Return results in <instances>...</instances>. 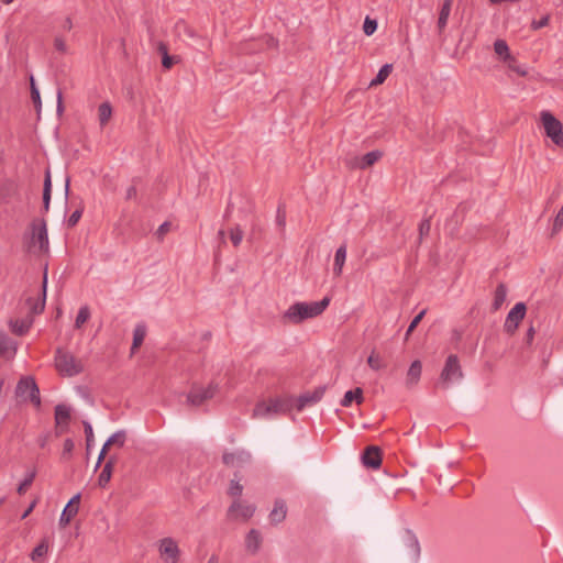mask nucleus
Wrapping results in <instances>:
<instances>
[{"label": "nucleus", "instance_id": "obj_48", "mask_svg": "<svg viewBox=\"0 0 563 563\" xmlns=\"http://www.w3.org/2000/svg\"><path fill=\"white\" fill-rule=\"evenodd\" d=\"M82 208L76 209L68 218L67 225L68 228H74L79 222L81 216H82Z\"/></svg>", "mask_w": 563, "mask_h": 563}, {"label": "nucleus", "instance_id": "obj_61", "mask_svg": "<svg viewBox=\"0 0 563 563\" xmlns=\"http://www.w3.org/2000/svg\"><path fill=\"white\" fill-rule=\"evenodd\" d=\"M285 220H286V214L285 212H282L280 210H278V213H277V222L279 225H285Z\"/></svg>", "mask_w": 563, "mask_h": 563}, {"label": "nucleus", "instance_id": "obj_12", "mask_svg": "<svg viewBox=\"0 0 563 563\" xmlns=\"http://www.w3.org/2000/svg\"><path fill=\"white\" fill-rule=\"evenodd\" d=\"M79 503H80V494H76L70 498L68 504L65 506L64 510L62 511L58 525L60 528L67 527L71 519L78 514L79 511Z\"/></svg>", "mask_w": 563, "mask_h": 563}, {"label": "nucleus", "instance_id": "obj_49", "mask_svg": "<svg viewBox=\"0 0 563 563\" xmlns=\"http://www.w3.org/2000/svg\"><path fill=\"white\" fill-rule=\"evenodd\" d=\"M431 230L430 219H423L419 224V238L420 240L428 236Z\"/></svg>", "mask_w": 563, "mask_h": 563}, {"label": "nucleus", "instance_id": "obj_47", "mask_svg": "<svg viewBox=\"0 0 563 563\" xmlns=\"http://www.w3.org/2000/svg\"><path fill=\"white\" fill-rule=\"evenodd\" d=\"M74 448H75V443L71 439H66L64 441V445H63V453H62V457L65 459V460H68L74 451Z\"/></svg>", "mask_w": 563, "mask_h": 563}, {"label": "nucleus", "instance_id": "obj_31", "mask_svg": "<svg viewBox=\"0 0 563 563\" xmlns=\"http://www.w3.org/2000/svg\"><path fill=\"white\" fill-rule=\"evenodd\" d=\"M10 351L15 353L16 345L3 331H0V356L5 355Z\"/></svg>", "mask_w": 563, "mask_h": 563}, {"label": "nucleus", "instance_id": "obj_54", "mask_svg": "<svg viewBox=\"0 0 563 563\" xmlns=\"http://www.w3.org/2000/svg\"><path fill=\"white\" fill-rule=\"evenodd\" d=\"M157 53L164 58V56L168 55V46L166 43L159 41L156 43Z\"/></svg>", "mask_w": 563, "mask_h": 563}, {"label": "nucleus", "instance_id": "obj_52", "mask_svg": "<svg viewBox=\"0 0 563 563\" xmlns=\"http://www.w3.org/2000/svg\"><path fill=\"white\" fill-rule=\"evenodd\" d=\"M549 21H550V15L547 14L544 16H542L540 20H533L531 22V29L532 30H539L541 27H544L549 24Z\"/></svg>", "mask_w": 563, "mask_h": 563}, {"label": "nucleus", "instance_id": "obj_13", "mask_svg": "<svg viewBox=\"0 0 563 563\" xmlns=\"http://www.w3.org/2000/svg\"><path fill=\"white\" fill-rule=\"evenodd\" d=\"M70 420V408L66 405L59 404L55 407V422H56V434L60 435L64 433Z\"/></svg>", "mask_w": 563, "mask_h": 563}, {"label": "nucleus", "instance_id": "obj_33", "mask_svg": "<svg viewBox=\"0 0 563 563\" xmlns=\"http://www.w3.org/2000/svg\"><path fill=\"white\" fill-rule=\"evenodd\" d=\"M35 476H36V470L35 468H32L30 470L24 479L20 483V485L18 486L16 488V492L19 495H23L26 493V490L29 489V487L32 485V483L34 482L35 479Z\"/></svg>", "mask_w": 563, "mask_h": 563}, {"label": "nucleus", "instance_id": "obj_24", "mask_svg": "<svg viewBox=\"0 0 563 563\" xmlns=\"http://www.w3.org/2000/svg\"><path fill=\"white\" fill-rule=\"evenodd\" d=\"M146 335V327L144 324H137L133 331V342L131 346V354H134L136 350L143 344Z\"/></svg>", "mask_w": 563, "mask_h": 563}, {"label": "nucleus", "instance_id": "obj_19", "mask_svg": "<svg viewBox=\"0 0 563 563\" xmlns=\"http://www.w3.org/2000/svg\"><path fill=\"white\" fill-rule=\"evenodd\" d=\"M452 3H453L452 0H444L441 5L440 12H439V19H438V23H437L439 34H442L446 27L448 20H449L451 9H452Z\"/></svg>", "mask_w": 563, "mask_h": 563}, {"label": "nucleus", "instance_id": "obj_64", "mask_svg": "<svg viewBox=\"0 0 563 563\" xmlns=\"http://www.w3.org/2000/svg\"><path fill=\"white\" fill-rule=\"evenodd\" d=\"M208 563H218V558H217V556H214V555H212V556L209 559Z\"/></svg>", "mask_w": 563, "mask_h": 563}, {"label": "nucleus", "instance_id": "obj_37", "mask_svg": "<svg viewBox=\"0 0 563 563\" xmlns=\"http://www.w3.org/2000/svg\"><path fill=\"white\" fill-rule=\"evenodd\" d=\"M380 157H382V152H379V151L368 152L363 156L360 167L361 168L369 167V166L374 165Z\"/></svg>", "mask_w": 563, "mask_h": 563}, {"label": "nucleus", "instance_id": "obj_6", "mask_svg": "<svg viewBox=\"0 0 563 563\" xmlns=\"http://www.w3.org/2000/svg\"><path fill=\"white\" fill-rule=\"evenodd\" d=\"M541 122L547 136L563 148V124L549 111L541 112Z\"/></svg>", "mask_w": 563, "mask_h": 563}, {"label": "nucleus", "instance_id": "obj_32", "mask_svg": "<svg viewBox=\"0 0 563 563\" xmlns=\"http://www.w3.org/2000/svg\"><path fill=\"white\" fill-rule=\"evenodd\" d=\"M126 441V432L124 430H119L114 432L107 441L106 448H110L111 445H117L118 448L124 446Z\"/></svg>", "mask_w": 563, "mask_h": 563}, {"label": "nucleus", "instance_id": "obj_22", "mask_svg": "<svg viewBox=\"0 0 563 563\" xmlns=\"http://www.w3.org/2000/svg\"><path fill=\"white\" fill-rule=\"evenodd\" d=\"M51 197H52V179H51V173L47 169L45 172L44 185H43V212L44 213L48 212V210H49Z\"/></svg>", "mask_w": 563, "mask_h": 563}, {"label": "nucleus", "instance_id": "obj_2", "mask_svg": "<svg viewBox=\"0 0 563 563\" xmlns=\"http://www.w3.org/2000/svg\"><path fill=\"white\" fill-rule=\"evenodd\" d=\"M29 252L46 254L49 251L47 224L45 219L35 218L31 221L29 230L23 235Z\"/></svg>", "mask_w": 563, "mask_h": 563}, {"label": "nucleus", "instance_id": "obj_44", "mask_svg": "<svg viewBox=\"0 0 563 563\" xmlns=\"http://www.w3.org/2000/svg\"><path fill=\"white\" fill-rule=\"evenodd\" d=\"M427 310L423 309L422 311H420L413 319L412 321L410 322L408 329H407V332H406V340H408L409 335L412 333V331L417 328V325L419 324V322L423 319L424 314H426Z\"/></svg>", "mask_w": 563, "mask_h": 563}, {"label": "nucleus", "instance_id": "obj_59", "mask_svg": "<svg viewBox=\"0 0 563 563\" xmlns=\"http://www.w3.org/2000/svg\"><path fill=\"white\" fill-rule=\"evenodd\" d=\"M62 27L65 31H70L73 29V21L69 16L64 20Z\"/></svg>", "mask_w": 563, "mask_h": 563}, {"label": "nucleus", "instance_id": "obj_51", "mask_svg": "<svg viewBox=\"0 0 563 563\" xmlns=\"http://www.w3.org/2000/svg\"><path fill=\"white\" fill-rule=\"evenodd\" d=\"M170 227H172V224H170V222H168V221H165L164 223H162V224L158 227V229H157V231L155 232V234H156V236H157V239H158L159 241H162V240L164 239L165 234L169 232Z\"/></svg>", "mask_w": 563, "mask_h": 563}, {"label": "nucleus", "instance_id": "obj_35", "mask_svg": "<svg viewBox=\"0 0 563 563\" xmlns=\"http://www.w3.org/2000/svg\"><path fill=\"white\" fill-rule=\"evenodd\" d=\"M257 42H258V45H255V44L252 46L249 45V52L254 51L255 48H258V49L272 48L277 45L276 40L271 35H265V36L261 37Z\"/></svg>", "mask_w": 563, "mask_h": 563}, {"label": "nucleus", "instance_id": "obj_1", "mask_svg": "<svg viewBox=\"0 0 563 563\" xmlns=\"http://www.w3.org/2000/svg\"><path fill=\"white\" fill-rule=\"evenodd\" d=\"M325 393V386H319L312 391H306L297 399L292 398H274L258 402L254 410V418H266L273 415H282L290 411L294 407L301 411L305 407L317 404L321 400Z\"/></svg>", "mask_w": 563, "mask_h": 563}, {"label": "nucleus", "instance_id": "obj_58", "mask_svg": "<svg viewBox=\"0 0 563 563\" xmlns=\"http://www.w3.org/2000/svg\"><path fill=\"white\" fill-rule=\"evenodd\" d=\"M108 450H109V448H106V443H104L102 449H101V451H100V453H99L97 466H99L100 463L104 460Z\"/></svg>", "mask_w": 563, "mask_h": 563}, {"label": "nucleus", "instance_id": "obj_5", "mask_svg": "<svg viewBox=\"0 0 563 563\" xmlns=\"http://www.w3.org/2000/svg\"><path fill=\"white\" fill-rule=\"evenodd\" d=\"M15 395L23 400L31 401L36 408L41 406L40 388L31 376L22 377L15 388Z\"/></svg>", "mask_w": 563, "mask_h": 563}, {"label": "nucleus", "instance_id": "obj_62", "mask_svg": "<svg viewBox=\"0 0 563 563\" xmlns=\"http://www.w3.org/2000/svg\"><path fill=\"white\" fill-rule=\"evenodd\" d=\"M409 541H410L411 545L415 548L416 554H418L419 553V544H418L417 539L415 537H410Z\"/></svg>", "mask_w": 563, "mask_h": 563}, {"label": "nucleus", "instance_id": "obj_30", "mask_svg": "<svg viewBox=\"0 0 563 563\" xmlns=\"http://www.w3.org/2000/svg\"><path fill=\"white\" fill-rule=\"evenodd\" d=\"M240 481L241 477L235 474L234 478L231 479L228 488V495L234 500L240 499L243 493V485L240 483Z\"/></svg>", "mask_w": 563, "mask_h": 563}, {"label": "nucleus", "instance_id": "obj_18", "mask_svg": "<svg viewBox=\"0 0 563 563\" xmlns=\"http://www.w3.org/2000/svg\"><path fill=\"white\" fill-rule=\"evenodd\" d=\"M117 462L115 456H110L103 465L101 473L98 476V485L104 488L111 479L112 471Z\"/></svg>", "mask_w": 563, "mask_h": 563}, {"label": "nucleus", "instance_id": "obj_53", "mask_svg": "<svg viewBox=\"0 0 563 563\" xmlns=\"http://www.w3.org/2000/svg\"><path fill=\"white\" fill-rule=\"evenodd\" d=\"M54 47L59 53H63V54L67 53V45H66L65 40L62 36H56L55 37V40H54Z\"/></svg>", "mask_w": 563, "mask_h": 563}, {"label": "nucleus", "instance_id": "obj_16", "mask_svg": "<svg viewBox=\"0 0 563 563\" xmlns=\"http://www.w3.org/2000/svg\"><path fill=\"white\" fill-rule=\"evenodd\" d=\"M362 462L371 468H378L382 464V452L378 446L369 445L362 455Z\"/></svg>", "mask_w": 563, "mask_h": 563}, {"label": "nucleus", "instance_id": "obj_3", "mask_svg": "<svg viewBox=\"0 0 563 563\" xmlns=\"http://www.w3.org/2000/svg\"><path fill=\"white\" fill-rule=\"evenodd\" d=\"M329 303V297H324L320 301L296 302L287 309L284 318L294 324H299L306 319L320 316L327 309Z\"/></svg>", "mask_w": 563, "mask_h": 563}, {"label": "nucleus", "instance_id": "obj_46", "mask_svg": "<svg viewBox=\"0 0 563 563\" xmlns=\"http://www.w3.org/2000/svg\"><path fill=\"white\" fill-rule=\"evenodd\" d=\"M377 29V21L373 20L368 16H366L364 24H363V31L366 35H372Z\"/></svg>", "mask_w": 563, "mask_h": 563}, {"label": "nucleus", "instance_id": "obj_11", "mask_svg": "<svg viewBox=\"0 0 563 563\" xmlns=\"http://www.w3.org/2000/svg\"><path fill=\"white\" fill-rule=\"evenodd\" d=\"M46 289H47V271L45 269L42 282V295L37 299L27 298L26 305L29 306L30 312L32 317L35 314H40L45 309L46 301Z\"/></svg>", "mask_w": 563, "mask_h": 563}, {"label": "nucleus", "instance_id": "obj_42", "mask_svg": "<svg viewBox=\"0 0 563 563\" xmlns=\"http://www.w3.org/2000/svg\"><path fill=\"white\" fill-rule=\"evenodd\" d=\"M181 58L178 55H166L162 58V66L165 69H170L174 65L180 63Z\"/></svg>", "mask_w": 563, "mask_h": 563}, {"label": "nucleus", "instance_id": "obj_34", "mask_svg": "<svg viewBox=\"0 0 563 563\" xmlns=\"http://www.w3.org/2000/svg\"><path fill=\"white\" fill-rule=\"evenodd\" d=\"M393 66L390 64L384 65L376 77L371 81V87L382 85L391 73Z\"/></svg>", "mask_w": 563, "mask_h": 563}, {"label": "nucleus", "instance_id": "obj_45", "mask_svg": "<svg viewBox=\"0 0 563 563\" xmlns=\"http://www.w3.org/2000/svg\"><path fill=\"white\" fill-rule=\"evenodd\" d=\"M31 99L35 106V108L41 107V96L40 91L35 86L34 78L31 76Z\"/></svg>", "mask_w": 563, "mask_h": 563}, {"label": "nucleus", "instance_id": "obj_28", "mask_svg": "<svg viewBox=\"0 0 563 563\" xmlns=\"http://www.w3.org/2000/svg\"><path fill=\"white\" fill-rule=\"evenodd\" d=\"M506 297H507V288H506L505 284L501 283L496 287V290L494 294V301L492 305L493 310L497 311L505 302Z\"/></svg>", "mask_w": 563, "mask_h": 563}, {"label": "nucleus", "instance_id": "obj_29", "mask_svg": "<svg viewBox=\"0 0 563 563\" xmlns=\"http://www.w3.org/2000/svg\"><path fill=\"white\" fill-rule=\"evenodd\" d=\"M112 115V107L110 102H102L98 108V119L100 125L103 128L111 119Z\"/></svg>", "mask_w": 563, "mask_h": 563}, {"label": "nucleus", "instance_id": "obj_40", "mask_svg": "<svg viewBox=\"0 0 563 563\" xmlns=\"http://www.w3.org/2000/svg\"><path fill=\"white\" fill-rule=\"evenodd\" d=\"M367 364L368 366L374 369V371H378L383 367H385V364L383 362V358L380 357L379 354H377L375 351H373L371 353V355L368 356L367 358Z\"/></svg>", "mask_w": 563, "mask_h": 563}, {"label": "nucleus", "instance_id": "obj_60", "mask_svg": "<svg viewBox=\"0 0 563 563\" xmlns=\"http://www.w3.org/2000/svg\"><path fill=\"white\" fill-rule=\"evenodd\" d=\"M64 110V106H63V95H62V91L58 90L57 92V111L58 112H62Z\"/></svg>", "mask_w": 563, "mask_h": 563}, {"label": "nucleus", "instance_id": "obj_8", "mask_svg": "<svg viewBox=\"0 0 563 563\" xmlns=\"http://www.w3.org/2000/svg\"><path fill=\"white\" fill-rule=\"evenodd\" d=\"M527 313V306L525 302H517L514 308L508 312L505 323L504 330L509 335L516 333L519 328V324L525 319Z\"/></svg>", "mask_w": 563, "mask_h": 563}, {"label": "nucleus", "instance_id": "obj_57", "mask_svg": "<svg viewBox=\"0 0 563 563\" xmlns=\"http://www.w3.org/2000/svg\"><path fill=\"white\" fill-rule=\"evenodd\" d=\"M136 187L135 186H130L128 189H126V199H133L136 197Z\"/></svg>", "mask_w": 563, "mask_h": 563}, {"label": "nucleus", "instance_id": "obj_26", "mask_svg": "<svg viewBox=\"0 0 563 563\" xmlns=\"http://www.w3.org/2000/svg\"><path fill=\"white\" fill-rule=\"evenodd\" d=\"M49 543L47 538H43L30 554L32 561H38L48 552Z\"/></svg>", "mask_w": 563, "mask_h": 563}, {"label": "nucleus", "instance_id": "obj_55", "mask_svg": "<svg viewBox=\"0 0 563 563\" xmlns=\"http://www.w3.org/2000/svg\"><path fill=\"white\" fill-rule=\"evenodd\" d=\"M536 330L533 325H531L526 333L525 341L528 345H530L534 339Z\"/></svg>", "mask_w": 563, "mask_h": 563}, {"label": "nucleus", "instance_id": "obj_21", "mask_svg": "<svg viewBox=\"0 0 563 563\" xmlns=\"http://www.w3.org/2000/svg\"><path fill=\"white\" fill-rule=\"evenodd\" d=\"M287 515V507L284 500H276L273 510L269 514V520L272 523L282 522Z\"/></svg>", "mask_w": 563, "mask_h": 563}, {"label": "nucleus", "instance_id": "obj_38", "mask_svg": "<svg viewBox=\"0 0 563 563\" xmlns=\"http://www.w3.org/2000/svg\"><path fill=\"white\" fill-rule=\"evenodd\" d=\"M262 538L256 530L249 531V551L256 552L261 547Z\"/></svg>", "mask_w": 563, "mask_h": 563}, {"label": "nucleus", "instance_id": "obj_56", "mask_svg": "<svg viewBox=\"0 0 563 563\" xmlns=\"http://www.w3.org/2000/svg\"><path fill=\"white\" fill-rule=\"evenodd\" d=\"M36 504H37V500H36V499H34V500L30 504V506L24 510V512H23V514H22V516H21V519H25L26 517H29V516H30V514H31V512L33 511V509L35 508Z\"/></svg>", "mask_w": 563, "mask_h": 563}, {"label": "nucleus", "instance_id": "obj_63", "mask_svg": "<svg viewBox=\"0 0 563 563\" xmlns=\"http://www.w3.org/2000/svg\"><path fill=\"white\" fill-rule=\"evenodd\" d=\"M210 338H211V332H209V331H207V332H205V333L202 334V339H203V340H210Z\"/></svg>", "mask_w": 563, "mask_h": 563}, {"label": "nucleus", "instance_id": "obj_14", "mask_svg": "<svg viewBox=\"0 0 563 563\" xmlns=\"http://www.w3.org/2000/svg\"><path fill=\"white\" fill-rule=\"evenodd\" d=\"M225 517L229 522H246V506L240 499L233 500Z\"/></svg>", "mask_w": 563, "mask_h": 563}, {"label": "nucleus", "instance_id": "obj_9", "mask_svg": "<svg viewBox=\"0 0 563 563\" xmlns=\"http://www.w3.org/2000/svg\"><path fill=\"white\" fill-rule=\"evenodd\" d=\"M462 369L456 355L452 354L446 358L444 368L440 375V380L443 384V388L448 387V384L454 378L462 377Z\"/></svg>", "mask_w": 563, "mask_h": 563}, {"label": "nucleus", "instance_id": "obj_39", "mask_svg": "<svg viewBox=\"0 0 563 563\" xmlns=\"http://www.w3.org/2000/svg\"><path fill=\"white\" fill-rule=\"evenodd\" d=\"M90 318V310L88 306H82L76 317L75 320V328L79 329L84 323L88 321Z\"/></svg>", "mask_w": 563, "mask_h": 563}, {"label": "nucleus", "instance_id": "obj_10", "mask_svg": "<svg viewBox=\"0 0 563 563\" xmlns=\"http://www.w3.org/2000/svg\"><path fill=\"white\" fill-rule=\"evenodd\" d=\"M158 550L165 563H178L180 551L174 539H162Z\"/></svg>", "mask_w": 563, "mask_h": 563}, {"label": "nucleus", "instance_id": "obj_25", "mask_svg": "<svg viewBox=\"0 0 563 563\" xmlns=\"http://www.w3.org/2000/svg\"><path fill=\"white\" fill-rule=\"evenodd\" d=\"M345 258H346V245L343 244L336 250L335 255H334L333 273L336 276H340L342 274Z\"/></svg>", "mask_w": 563, "mask_h": 563}, {"label": "nucleus", "instance_id": "obj_17", "mask_svg": "<svg viewBox=\"0 0 563 563\" xmlns=\"http://www.w3.org/2000/svg\"><path fill=\"white\" fill-rule=\"evenodd\" d=\"M20 190L19 185L13 179H4L0 183V197L8 200L13 197H19Z\"/></svg>", "mask_w": 563, "mask_h": 563}, {"label": "nucleus", "instance_id": "obj_43", "mask_svg": "<svg viewBox=\"0 0 563 563\" xmlns=\"http://www.w3.org/2000/svg\"><path fill=\"white\" fill-rule=\"evenodd\" d=\"M230 240L234 246H239L243 240V230L240 227L231 229Z\"/></svg>", "mask_w": 563, "mask_h": 563}, {"label": "nucleus", "instance_id": "obj_27", "mask_svg": "<svg viewBox=\"0 0 563 563\" xmlns=\"http://www.w3.org/2000/svg\"><path fill=\"white\" fill-rule=\"evenodd\" d=\"M222 462L228 467H238L243 464V452L240 453H229L225 452L222 456Z\"/></svg>", "mask_w": 563, "mask_h": 563}, {"label": "nucleus", "instance_id": "obj_7", "mask_svg": "<svg viewBox=\"0 0 563 563\" xmlns=\"http://www.w3.org/2000/svg\"><path fill=\"white\" fill-rule=\"evenodd\" d=\"M218 391V384L211 382L207 387L194 384L187 395V402L198 407L214 397Z\"/></svg>", "mask_w": 563, "mask_h": 563}, {"label": "nucleus", "instance_id": "obj_50", "mask_svg": "<svg viewBox=\"0 0 563 563\" xmlns=\"http://www.w3.org/2000/svg\"><path fill=\"white\" fill-rule=\"evenodd\" d=\"M82 426H84V431H85V435H86L87 448H89L91 442L93 441L92 427L88 421H84Z\"/></svg>", "mask_w": 563, "mask_h": 563}, {"label": "nucleus", "instance_id": "obj_36", "mask_svg": "<svg viewBox=\"0 0 563 563\" xmlns=\"http://www.w3.org/2000/svg\"><path fill=\"white\" fill-rule=\"evenodd\" d=\"M494 51L495 53L500 56L504 60H508L510 59V54H509V47L506 43V41L504 40H497L495 43H494Z\"/></svg>", "mask_w": 563, "mask_h": 563}, {"label": "nucleus", "instance_id": "obj_23", "mask_svg": "<svg viewBox=\"0 0 563 563\" xmlns=\"http://www.w3.org/2000/svg\"><path fill=\"white\" fill-rule=\"evenodd\" d=\"M363 390L360 387H356L355 389L347 390L341 400V406L343 407H350L352 405V401L355 400L356 404L363 402Z\"/></svg>", "mask_w": 563, "mask_h": 563}, {"label": "nucleus", "instance_id": "obj_4", "mask_svg": "<svg viewBox=\"0 0 563 563\" xmlns=\"http://www.w3.org/2000/svg\"><path fill=\"white\" fill-rule=\"evenodd\" d=\"M55 368L66 377H74L84 372V364L70 352L58 347L55 352Z\"/></svg>", "mask_w": 563, "mask_h": 563}, {"label": "nucleus", "instance_id": "obj_15", "mask_svg": "<svg viewBox=\"0 0 563 563\" xmlns=\"http://www.w3.org/2000/svg\"><path fill=\"white\" fill-rule=\"evenodd\" d=\"M34 322V319L31 314H27L26 317L24 318H21V319H10L8 324H9V328H10V331L18 335V336H22V335H25L32 324Z\"/></svg>", "mask_w": 563, "mask_h": 563}, {"label": "nucleus", "instance_id": "obj_41", "mask_svg": "<svg viewBox=\"0 0 563 563\" xmlns=\"http://www.w3.org/2000/svg\"><path fill=\"white\" fill-rule=\"evenodd\" d=\"M175 29L179 33L183 31L188 37L195 38L198 36L195 30L184 21L177 22Z\"/></svg>", "mask_w": 563, "mask_h": 563}, {"label": "nucleus", "instance_id": "obj_20", "mask_svg": "<svg viewBox=\"0 0 563 563\" xmlns=\"http://www.w3.org/2000/svg\"><path fill=\"white\" fill-rule=\"evenodd\" d=\"M421 371H422L421 362L418 360L413 361L407 372L406 384L408 387H412L419 382L420 376H421Z\"/></svg>", "mask_w": 563, "mask_h": 563}]
</instances>
